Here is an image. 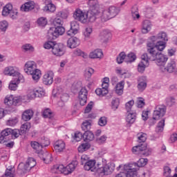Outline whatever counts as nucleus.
I'll return each instance as SVG.
<instances>
[{"instance_id": "9", "label": "nucleus", "mask_w": 177, "mask_h": 177, "mask_svg": "<svg viewBox=\"0 0 177 177\" xmlns=\"http://www.w3.org/2000/svg\"><path fill=\"white\" fill-rule=\"evenodd\" d=\"M123 171L118 174L115 177H138V171L135 168H132L131 165H126L120 166Z\"/></svg>"}, {"instance_id": "41", "label": "nucleus", "mask_w": 177, "mask_h": 177, "mask_svg": "<svg viewBox=\"0 0 177 177\" xmlns=\"http://www.w3.org/2000/svg\"><path fill=\"white\" fill-rule=\"evenodd\" d=\"M95 73V69L91 67H87L84 70V75L86 80H91L92 75Z\"/></svg>"}, {"instance_id": "20", "label": "nucleus", "mask_w": 177, "mask_h": 177, "mask_svg": "<svg viewBox=\"0 0 177 177\" xmlns=\"http://www.w3.org/2000/svg\"><path fill=\"white\" fill-rule=\"evenodd\" d=\"M53 147L55 153H63L66 150V142L63 140H58L54 142Z\"/></svg>"}, {"instance_id": "57", "label": "nucleus", "mask_w": 177, "mask_h": 177, "mask_svg": "<svg viewBox=\"0 0 177 177\" xmlns=\"http://www.w3.org/2000/svg\"><path fill=\"white\" fill-rule=\"evenodd\" d=\"M149 160H147V158H140L139 159V160L137 162V163H134L135 167H145V165H147Z\"/></svg>"}, {"instance_id": "7", "label": "nucleus", "mask_w": 177, "mask_h": 177, "mask_svg": "<svg viewBox=\"0 0 177 177\" xmlns=\"http://www.w3.org/2000/svg\"><path fill=\"white\" fill-rule=\"evenodd\" d=\"M114 171V166L107 163L106 159H102V163H97V174L98 175H111Z\"/></svg>"}, {"instance_id": "62", "label": "nucleus", "mask_w": 177, "mask_h": 177, "mask_svg": "<svg viewBox=\"0 0 177 177\" xmlns=\"http://www.w3.org/2000/svg\"><path fill=\"white\" fill-rule=\"evenodd\" d=\"M172 170H171V167L169 166H165L163 167V176L164 177H171V174Z\"/></svg>"}, {"instance_id": "24", "label": "nucleus", "mask_w": 177, "mask_h": 177, "mask_svg": "<svg viewBox=\"0 0 177 177\" xmlns=\"http://www.w3.org/2000/svg\"><path fill=\"white\" fill-rule=\"evenodd\" d=\"M84 169L85 171H91V172H97V164L96 165V160H90L84 165Z\"/></svg>"}, {"instance_id": "1", "label": "nucleus", "mask_w": 177, "mask_h": 177, "mask_svg": "<svg viewBox=\"0 0 177 177\" xmlns=\"http://www.w3.org/2000/svg\"><path fill=\"white\" fill-rule=\"evenodd\" d=\"M168 35L167 32L161 31L156 36H151L147 44V50L151 54L152 60H158V64H164L168 62V57L160 52H162L167 46Z\"/></svg>"}, {"instance_id": "10", "label": "nucleus", "mask_w": 177, "mask_h": 177, "mask_svg": "<svg viewBox=\"0 0 177 177\" xmlns=\"http://www.w3.org/2000/svg\"><path fill=\"white\" fill-rule=\"evenodd\" d=\"M36 165L37 161H35V159H34L33 158H29L25 165H24L23 163H20L18 165L17 172L21 175L22 174H26V172H28V171H30L31 168H34V167H35Z\"/></svg>"}, {"instance_id": "6", "label": "nucleus", "mask_w": 177, "mask_h": 177, "mask_svg": "<svg viewBox=\"0 0 177 177\" xmlns=\"http://www.w3.org/2000/svg\"><path fill=\"white\" fill-rule=\"evenodd\" d=\"M53 96L58 99L57 105L59 107H63L64 104L68 101L70 96L63 88L59 86L53 90Z\"/></svg>"}, {"instance_id": "28", "label": "nucleus", "mask_w": 177, "mask_h": 177, "mask_svg": "<svg viewBox=\"0 0 177 177\" xmlns=\"http://www.w3.org/2000/svg\"><path fill=\"white\" fill-rule=\"evenodd\" d=\"M18 70L19 68L16 66H9L4 68L3 71V74H4V75H8V77H15V75Z\"/></svg>"}, {"instance_id": "55", "label": "nucleus", "mask_w": 177, "mask_h": 177, "mask_svg": "<svg viewBox=\"0 0 177 177\" xmlns=\"http://www.w3.org/2000/svg\"><path fill=\"white\" fill-rule=\"evenodd\" d=\"M120 106V98H113L111 101V109L115 111Z\"/></svg>"}, {"instance_id": "44", "label": "nucleus", "mask_w": 177, "mask_h": 177, "mask_svg": "<svg viewBox=\"0 0 177 177\" xmlns=\"http://www.w3.org/2000/svg\"><path fill=\"white\" fill-rule=\"evenodd\" d=\"M131 17L134 21H136L140 19V15L139 14V11H138V8L133 7L131 9Z\"/></svg>"}, {"instance_id": "63", "label": "nucleus", "mask_w": 177, "mask_h": 177, "mask_svg": "<svg viewBox=\"0 0 177 177\" xmlns=\"http://www.w3.org/2000/svg\"><path fill=\"white\" fill-rule=\"evenodd\" d=\"M91 123L89 121H84L82 124V131H86V132L87 131H89V129H91Z\"/></svg>"}, {"instance_id": "23", "label": "nucleus", "mask_w": 177, "mask_h": 177, "mask_svg": "<svg viewBox=\"0 0 177 177\" xmlns=\"http://www.w3.org/2000/svg\"><path fill=\"white\" fill-rule=\"evenodd\" d=\"M149 57L147 55V53H144L141 55V62L145 64H148L149 66L150 65L149 61L151 60V62H156L157 66H162L165 64H166L167 62H165L164 64H158V61L157 59H151V54L150 53H149Z\"/></svg>"}, {"instance_id": "42", "label": "nucleus", "mask_w": 177, "mask_h": 177, "mask_svg": "<svg viewBox=\"0 0 177 177\" xmlns=\"http://www.w3.org/2000/svg\"><path fill=\"white\" fill-rule=\"evenodd\" d=\"M17 122H19V118L12 117L7 120L6 124L8 127H15Z\"/></svg>"}, {"instance_id": "27", "label": "nucleus", "mask_w": 177, "mask_h": 177, "mask_svg": "<svg viewBox=\"0 0 177 177\" xmlns=\"http://www.w3.org/2000/svg\"><path fill=\"white\" fill-rule=\"evenodd\" d=\"M137 88L140 92H143L147 88V79L145 76L138 78Z\"/></svg>"}, {"instance_id": "29", "label": "nucleus", "mask_w": 177, "mask_h": 177, "mask_svg": "<svg viewBox=\"0 0 177 177\" xmlns=\"http://www.w3.org/2000/svg\"><path fill=\"white\" fill-rule=\"evenodd\" d=\"M136 115H138L136 112H128L125 118L128 127H131V125L135 124Z\"/></svg>"}, {"instance_id": "43", "label": "nucleus", "mask_w": 177, "mask_h": 177, "mask_svg": "<svg viewBox=\"0 0 177 177\" xmlns=\"http://www.w3.org/2000/svg\"><path fill=\"white\" fill-rule=\"evenodd\" d=\"M91 149V144L88 142L82 143L77 148L79 153H84V151H86V150H89Z\"/></svg>"}, {"instance_id": "31", "label": "nucleus", "mask_w": 177, "mask_h": 177, "mask_svg": "<svg viewBox=\"0 0 177 177\" xmlns=\"http://www.w3.org/2000/svg\"><path fill=\"white\" fill-rule=\"evenodd\" d=\"M14 77H16V78H12V80L17 82L19 84H24L26 82V77H24V75L20 73L19 68L17 71V73H15Z\"/></svg>"}, {"instance_id": "2", "label": "nucleus", "mask_w": 177, "mask_h": 177, "mask_svg": "<svg viewBox=\"0 0 177 177\" xmlns=\"http://www.w3.org/2000/svg\"><path fill=\"white\" fill-rule=\"evenodd\" d=\"M91 14L89 15L87 11L82 10L81 8H76L73 12V18L76 21H79L82 24H88V23H93L97 19V10L91 8Z\"/></svg>"}, {"instance_id": "53", "label": "nucleus", "mask_w": 177, "mask_h": 177, "mask_svg": "<svg viewBox=\"0 0 177 177\" xmlns=\"http://www.w3.org/2000/svg\"><path fill=\"white\" fill-rule=\"evenodd\" d=\"M35 92L36 97H43V96H45V90L43 88L36 87L35 88Z\"/></svg>"}, {"instance_id": "8", "label": "nucleus", "mask_w": 177, "mask_h": 177, "mask_svg": "<svg viewBox=\"0 0 177 177\" xmlns=\"http://www.w3.org/2000/svg\"><path fill=\"white\" fill-rule=\"evenodd\" d=\"M25 97H15L12 95H8L4 98V104L8 107H12V106H20L21 103H27V100H24Z\"/></svg>"}, {"instance_id": "61", "label": "nucleus", "mask_w": 177, "mask_h": 177, "mask_svg": "<svg viewBox=\"0 0 177 177\" xmlns=\"http://www.w3.org/2000/svg\"><path fill=\"white\" fill-rule=\"evenodd\" d=\"M39 142L42 147H46L47 146H49V145H50V141L49 140V138L46 137H42L40 139Z\"/></svg>"}, {"instance_id": "46", "label": "nucleus", "mask_w": 177, "mask_h": 177, "mask_svg": "<svg viewBox=\"0 0 177 177\" xmlns=\"http://www.w3.org/2000/svg\"><path fill=\"white\" fill-rule=\"evenodd\" d=\"M9 28V22L6 20L0 21V31L1 32H6V30Z\"/></svg>"}, {"instance_id": "25", "label": "nucleus", "mask_w": 177, "mask_h": 177, "mask_svg": "<svg viewBox=\"0 0 177 177\" xmlns=\"http://www.w3.org/2000/svg\"><path fill=\"white\" fill-rule=\"evenodd\" d=\"M39 158H41V160H43L45 164H50V162H52L53 160V158L52 157V153L48 151H42L41 153H39Z\"/></svg>"}, {"instance_id": "4", "label": "nucleus", "mask_w": 177, "mask_h": 177, "mask_svg": "<svg viewBox=\"0 0 177 177\" xmlns=\"http://www.w3.org/2000/svg\"><path fill=\"white\" fill-rule=\"evenodd\" d=\"M78 165V161L73 160L66 167L64 165H55L50 169L52 174H63L64 175H70L75 171Z\"/></svg>"}, {"instance_id": "16", "label": "nucleus", "mask_w": 177, "mask_h": 177, "mask_svg": "<svg viewBox=\"0 0 177 177\" xmlns=\"http://www.w3.org/2000/svg\"><path fill=\"white\" fill-rule=\"evenodd\" d=\"M153 28V23L149 19H145L141 24V32L142 34H149Z\"/></svg>"}, {"instance_id": "38", "label": "nucleus", "mask_w": 177, "mask_h": 177, "mask_svg": "<svg viewBox=\"0 0 177 177\" xmlns=\"http://www.w3.org/2000/svg\"><path fill=\"white\" fill-rule=\"evenodd\" d=\"M44 12H46V13H53L56 11V6L53 4V3L50 2L44 7Z\"/></svg>"}, {"instance_id": "51", "label": "nucleus", "mask_w": 177, "mask_h": 177, "mask_svg": "<svg viewBox=\"0 0 177 177\" xmlns=\"http://www.w3.org/2000/svg\"><path fill=\"white\" fill-rule=\"evenodd\" d=\"M18 88H19V83L15 80H14L13 79L10 80L8 84V89H10V91H17Z\"/></svg>"}, {"instance_id": "60", "label": "nucleus", "mask_w": 177, "mask_h": 177, "mask_svg": "<svg viewBox=\"0 0 177 177\" xmlns=\"http://www.w3.org/2000/svg\"><path fill=\"white\" fill-rule=\"evenodd\" d=\"M134 104H135V101L133 100H131L130 101L127 102L125 104V109L127 113H131V111L132 110V107H133Z\"/></svg>"}, {"instance_id": "35", "label": "nucleus", "mask_w": 177, "mask_h": 177, "mask_svg": "<svg viewBox=\"0 0 177 177\" xmlns=\"http://www.w3.org/2000/svg\"><path fill=\"white\" fill-rule=\"evenodd\" d=\"M124 86H125V82L121 81L118 82L115 87V92L119 96L124 93Z\"/></svg>"}, {"instance_id": "32", "label": "nucleus", "mask_w": 177, "mask_h": 177, "mask_svg": "<svg viewBox=\"0 0 177 177\" xmlns=\"http://www.w3.org/2000/svg\"><path fill=\"white\" fill-rule=\"evenodd\" d=\"M13 10V5L10 3H7L5 6L3 7L1 15L3 17H8L12 10Z\"/></svg>"}, {"instance_id": "52", "label": "nucleus", "mask_w": 177, "mask_h": 177, "mask_svg": "<svg viewBox=\"0 0 177 177\" xmlns=\"http://www.w3.org/2000/svg\"><path fill=\"white\" fill-rule=\"evenodd\" d=\"M30 128H31V124L30 122H27L23 124L20 128L21 133H26V132H28Z\"/></svg>"}, {"instance_id": "59", "label": "nucleus", "mask_w": 177, "mask_h": 177, "mask_svg": "<svg viewBox=\"0 0 177 177\" xmlns=\"http://www.w3.org/2000/svg\"><path fill=\"white\" fill-rule=\"evenodd\" d=\"M63 19L60 18V17L56 16V17L53 20V24L54 27L62 26H63Z\"/></svg>"}, {"instance_id": "50", "label": "nucleus", "mask_w": 177, "mask_h": 177, "mask_svg": "<svg viewBox=\"0 0 177 177\" xmlns=\"http://www.w3.org/2000/svg\"><path fill=\"white\" fill-rule=\"evenodd\" d=\"M136 60V55L133 53H130L126 55V63H133Z\"/></svg>"}, {"instance_id": "22", "label": "nucleus", "mask_w": 177, "mask_h": 177, "mask_svg": "<svg viewBox=\"0 0 177 177\" xmlns=\"http://www.w3.org/2000/svg\"><path fill=\"white\" fill-rule=\"evenodd\" d=\"M87 96L88 91L85 87L82 88L79 92V100L81 106H85L86 104Z\"/></svg>"}, {"instance_id": "17", "label": "nucleus", "mask_w": 177, "mask_h": 177, "mask_svg": "<svg viewBox=\"0 0 177 177\" xmlns=\"http://www.w3.org/2000/svg\"><path fill=\"white\" fill-rule=\"evenodd\" d=\"M55 73L53 71H48L43 76V82L45 85H52L53 84V78Z\"/></svg>"}, {"instance_id": "34", "label": "nucleus", "mask_w": 177, "mask_h": 177, "mask_svg": "<svg viewBox=\"0 0 177 177\" xmlns=\"http://www.w3.org/2000/svg\"><path fill=\"white\" fill-rule=\"evenodd\" d=\"M21 97H25L24 100L28 99V100H34V99H37V95L35 94V88H30L27 91L26 96H21Z\"/></svg>"}, {"instance_id": "45", "label": "nucleus", "mask_w": 177, "mask_h": 177, "mask_svg": "<svg viewBox=\"0 0 177 177\" xmlns=\"http://www.w3.org/2000/svg\"><path fill=\"white\" fill-rule=\"evenodd\" d=\"M39 27H45L48 24V19L45 17H39L37 20Z\"/></svg>"}, {"instance_id": "47", "label": "nucleus", "mask_w": 177, "mask_h": 177, "mask_svg": "<svg viewBox=\"0 0 177 177\" xmlns=\"http://www.w3.org/2000/svg\"><path fill=\"white\" fill-rule=\"evenodd\" d=\"M164 127H165V120L162 119L158 123V125L156 128V132L160 133V132L164 131Z\"/></svg>"}, {"instance_id": "64", "label": "nucleus", "mask_w": 177, "mask_h": 177, "mask_svg": "<svg viewBox=\"0 0 177 177\" xmlns=\"http://www.w3.org/2000/svg\"><path fill=\"white\" fill-rule=\"evenodd\" d=\"M98 125L100 127H106L107 125V118L102 116L98 120Z\"/></svg>"}, {"instance_id": "58", "label": "nucleus", "mask_w": 177, "mask_h": 177, "mask_svg": "<svg viewBox=\"0 0 177 177\" xmlns=\"http://www.w3.org/2000/svg\"><path fill=\"white\" fill-rule=\"evenodd\" d=\"M55 45H56V43L55 41H48L44 43V48L48 49V50L52 49V50H53V48H55Z\"/></svg>"}, {"instance_id": "48", "label": "nucleus", "mask_w": 177, "mask_h": 177, "mask_svg": "<svg viewBox=\"0 0 177 177\" xmlns=\"http://www.w3.org/2000/svg\"><path fill=\"white\" fill-rule=\"evenodd\" d=\"M4 176L6 177H15V167L13 166L7 167Z\"/></svg>"}, {"instance_id": "11", "label": "nucleus", "mask_w": 177, "mask_h": 177, "mask_svg": "<svg viewBox=\"0 0 177 177\" xmlns=\"http://www.w3.org/2000/svg\"><path fill=\"white\" fill-rule=\"evenodd\" d=\"M109 86H110V78L105 77L102 80V88L95 90V93L100 97H103L109 93Z\"/></svg>"}, {"instance_id": "33", "label": "nucleus", "mask_w": 177, "mask_h": 177, "mask_svg": "<svg viewBox=\"0 0 177 177\" xmlns=\"http://www.w3.org/2000/svg\"><path fill=\"white\" fill-rule=\"evenodd\" d=\"M93 32V28L92 26H86L84 30L82 31V35L85 39V41L88 39H91V36Z\"/></svg>"}, {"instance_id": "54", "label": "nucleus", "mask_w": 177, "mask_h": 177, "mask_svg": "<svg viewBox=\"0 0 177 177\" xmlns=\"http://www.w3.org/2000/svg\"><path fill=\"white\" fill-rule=\"evenodd\" d=\"M126 59H127V55L125 54L124 52H122L117 57L116 61L118 64H121L122 63L124 62H124H126Z\"/></svg>"}, {"instance_id": "3", "label": "nucleus", "mask_w": 177, "mask_h": 177, "mask_svg": "<svg viewBox=\"0 0 177 177\" xmlns=\"http://www.w3.org/2000/svg\"><path fill=\"white\" fill-rule=\"evenodd\" d=\"M24 71L27 75H31L32 79L35 82H38L41 80L42 73L41 70L37 68V63L34 61H28L24 64Z\"/></svg>"}, {"instance_id": "36", "label": "nucleus", "mask_w": 177, "mask_h": 177, "mask_svg": "<svg viewBox=\"0 0 177 177\" xmlns=\"http://www.w3.org/2000/svg\"><path fill=\"white\" fill-rule=\"evenodd\" d=\"M32 115H34V111L31 109H28L23 112L21 118L23 121H30L32 118Z\"/></svg>"}, {"instance_id": "49", "label": "nucleus", "mask_w": 177, "mask_h": 177, "mask_svg": "<svg viewBox=\"0 0 177 177\" xmlns=\"http://www.w3.org/2000/svg\"><path fill=\"white\" fill-rule=\"evenodd\" d=\"M149 67V65L147 64H145L144 62H140L138 64L137 70L138 73H140L141 74H143L145 73V71L146 68Z\"/></svg>"}, {"instance_id": "15", "label": "nucleus", "mask_w": 177, "mask_h": 177, "mask_svg": "<svg viewBox=\"0 0 177 177\" xmlns=\"http://www.w3.org/2000/svg\"><path fill=\"white\" fill-rule=\"evenodd\" d=\"M164 66H165V64L162 66H158L160 67V70L162 73H174V71H176V62H175L174 59L169 62L166 67Z\"/></svg>"}, {"instance_id": "30", "label": "nucleus", "mask_w": 177, "mask_h": 177, "mask_svg": "<svg viewBox=\"0 0 177 177\" xmlns=\"http://www.w3.org/2000/svg\"><path fill=\"white\" fill-rule=\"evenodd\" d=\"M88 57L90 59H102L103 51L100 48H97L90 52Z\"/></svg>"}, {"instance_id": "40", "label": "nucleus", "mask_w": 177, "mask_h": 177, "mask_svg": "<svg viewBox=\"0 0 177 177\" xmlns=\"http://www.w3.org/2000/svg\"><path fill=\"white\" fill-rule=\"evenodd\" d=\"M83 139L84 142H92V140L95 139V134H93L92 131H85L83 134Z\"/></svg>"}, {"instance_id": "5", "label": "nucleus", "mask_w": 177, "mask_h": 177, "mask_svg": "<svg viewBox=\"0 0 177 177\" xmlns=\"http://www.w3.org/2000/svg\"><path fill=\"white\" fill-rule=\"evenodd\" d=\"M96 10H97L98 15H97V19L100 17L102 21H107L110 19H113L120 13V9L114 6L104 8L102 10V12H100V9L98 7Z\"/></svg>"}, {"instance_id": "26", "label": "nucleus", "mask_w": 177, "mask_h": 177, "mask_svg": "<svg viewBox=\"0 0 177 177\" xmlns=\"http://www.w3.org/2000/svg\"><path fill=\"white\" fill-rule=\"evenodd\" d=\"M37 6H38V5L35 3V2L32 1H27L21 6V10L22 12H30V10L35 9Z\"/></svg>"}, {"instance_id": "13", "label": "nucleus", "mask_w": 177, "mask_h": 177, "mask_svg": "<svg viewBox=\"0 0 177 177\" xmlns=\"http://www.w3.org/2000/svg\"><path fill=\"white\" fill-rule=\"evenodd\" d=\"M52 53L54 56L60 57L66 53V47L62 43H56L54 48H53Z\"/></svg>"}, {"instance_id": "12", "label": "nucleus", "mask_w": 177, "mask_h": 177, "mask_svg": "<svg viewBox=\"0 0 177 177\" xmlns=\"http://www.w3.org/2000/svg\"><path fill=\"white\" fill-rule=\"evenodd\" d=\"M66 32V29L63 26H54L50 28L48 31V36L50 39H56L60 35H63Z\"/></svg>"}, {"instance_id": "56", "label": "nucleus", "mask_w": 177, "mask_h": 177, "mask_svg": "<svg viewBox=\"0 0 177 177\" xmlns=\"http://www.w3.org/2000/svg\"><path fill=\"white\" fill-rule=\"evenodd\" d=\"M145 16L147 19H151V17L154 16V9H153L152 8H147L145 10Z\"/></svg>"}, {"instance_id": "14", "label": "nucleus", "mask_w": 177, "mask_h": 177, "mask_svg": "<svg viewBox=\"0 0 177 177\" xmlns=\"http://www.w3.org/2000/svg\"><path fill=\"white\" fill-rule=\"evenodd\" d=\"M167 111V109L164 105H158L156 107V109L153 111V120L157 121V120H160L161 117H164L165 115V113Z\"/></svg>"}, {"instance_id": "21", "label": "nucleus", "mask_w": 177, "mask_h": 177, "mask_svg": "<svg viewBox=\"0 0 177 177\" xmlns=\"http://www.w3.org/2000/svg\"><path fill=\"white\" fill-rule=\"evenodd\" d=\"M66 45L70 49H75L79 45H81V40L77 37H72L67 40Z\"/></svg>"}, {"instance_id": "39", "label": "nucleus", "mask_w": 177, "mask_h": 177, "mask_svg": "<svg viewBox=\"0 0 177 177\" xmlns=\"http://www.w3.org/2000/svg\"><path fill=\"white\" fill-rule=\"evenodd\" d=\"M31 147H32V149H34V150H35L36 153H37L38 156L39 154V153H41L42 149L44 148V147H42L41 144L37 142V141H32L31 142Z\"/></svg>"}, {"instance_id": "37", "label": "nucleus", "mask_w": 177, "mask_h": 177, "mask_svg": "<svg viewBox=\"0 0 177 177\" xmlns=\"http://www.w3.org/2000/svg\"><path fill=\"white\" fill-rule=\"evenodd\" d=\"M23 52H28V53H34L35 52V47L30 43H26L21 46Z\"/></svg>"}, {"instance_id": "19", "label": "nucleus", "mask_w": 177, "mask_h": 177, "mask_svg": "<svg viewBox=\"0 0 177 177\" xmlns=\"http://www.w3.org/2000/svg\"><path fill=\"white\" fill-rule=\"evenodd\" d=\"M78 31H80V24L77 21H72L71 22V28L66 33L67 35L73 37V35L78 34Z\"/></svg>"}, {"instance_id": "18", "label": "nucleus", "mask_w": 177, "mask_h": 177, "mask_svg": "<svg viewBox=\"0 0 177 177\" xmlns=\"http://www.w3.org/2000/svg\"><path fill=\"white\" fill-rule=\"evenodd\" d=\"M100 39L103 44H107L110 39H111L113 35L111 31L109 30H102L100 34Z\"/></svg>"}]
</instances>
